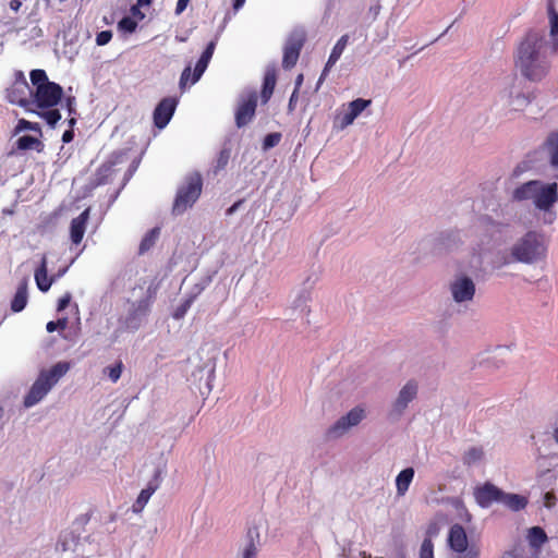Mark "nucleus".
<instances>
[{
    "label": "nucleus",
    "mask_w": 558,
    "mask_h": 558,
    "mask_svg": "<svg viewBox=\"0 0 558 558\" xmlns=\"http://www.w3.org/2000/svg\"><path fill=\"white\" fill-rule=\"evenodd\" d=\"M510 240L508 222L483 215L478 218L474 240L462 259L464 269L472 274L487 270L500 271L511 265L541 266L546 264L549 252V239L541 230L531 229L522 233L514 242Z\"/></svg>",
    "instance_id": "1"
},
{
    "label": "nucleus",
    "mask_w": 558,
    "mask_h": 558,
    "mask_svg": "<svg viewBox=\"0 0 558 558\" xmlns=\"http://www.w3.org/2000/svg\"><path fill=\"white\" fill-rule=\"evenodd\" d=\"M549 33L532 29L519 41L514 64L530 82H542L550 73L553 58L558 54V21L548 20Z\"/></svg>",
    "instance_id": "2"
},
{
    "label": "nucleus",
    "mask_w": 558,
    "mask_h": 558,
    "mask_svg": "<svg viewBox=\"0 0 558 558\" xmlns=\"http://www.w3.org/2000/svg\"><path fill=\"white\" fill-rule=\"evenodd\" d=\"M515 202H531L541 214L544 225H551L557 217L555 206L558 202V184L541 180H531L517 186L511 194Z\"/></svg>",
    "instance_id": "3"
},
{
    "label": "nucleus",
    "mask_w": 558,
    "mask_h": 558,
    "mask_svg": "<svg viewBox=\"0 0 558 558\" xmlns=\"http://www.w3.org/2000/svg\"><path fill=\"white\" fill-rule=\"evenodd\" d=\"M219 349L214 343H204L197 350V365L192 377L199 383L198 390L203 397H208L213 391Z\"/></svg>",
    "instance_id": "4"
},
{
    "label": "nucleus",
    "mask_w": 558,
    "mask_h": 558,
    "mask_svg": "<svg viewBox=\"0 0 558 558\" xmlns=\"http://www.w3.org/2000/svg\"><path fill=\"white\" fill-rule=\"evenodd\" d=\"M69 369V363L58 362L51 368L40 371L37 379L34 381L29 391L24 397V407L32 408L40 402L59 381V379L68 373Z\"/></svg>",
    "instance_id": "5"
},
{
    "label": "nucleus",
    "mask_w": 558,
    "mask_h": 558,
    "mask_svg": "<svg viewBox=\"0 0 558 558\" xmlns=\"http://www.w3.org/2000/svg\"><path fill=\"white\" fill-rule=\"evenodd\" d=\"M447 292L449 300L459 310H468L474 303L476 283L465 272H457L448 281Z\"/></svg>",
    "instance_id": "6"
},
{
    "label": "nucleus",
    "mask_w": 558,
    "mask_h": 558,
    "mask_svg": "<svg viewBox=\"0 0 558 558\" xmlns=\"http://www.w3.org/2000/svg\"><path fill=\"white\" fill-rule=\"evenodd\" d=\"M202 177L199 173H192L186 177L184 184L178 190L173 204V213L183 214L187 208L197 201L202 193Z\"/></svg>",
    "instance_id": "7"
},
{
    "label": "nucleus",
    "mask_w": 558,
    "mask_h": 558,
    "mask_svg": "<svg viewBox=\"0 0 558 558\" xmlns=\"http://www.w3.org/2000/svg\"><path fill=\"white\" fill-rule=\"evenodd\" d=\"M418 395V383L415 379L408 380L398 391L396 398L391 401L387 416L390 421H399L407 412Z\"/></svg>",
    "instance_id": "8"
},
{
    "label": "nucleus",
    "mask_w": 558,
    "mask_h": 558,
    "mask_svg": "<svg viewBox=\"0 0 558 558\" xmlns=\"http://www.w3.org/2000/svg\"><path fill=\"white\" fill-rule=\"evenodd\" d=\"M448 545L452 551L451 558H478L480 549L474 545H469V538L465 530L459 525L453 524L448 534Z\"/></svg>",
    "instance_id": "9"
},
{
    "label": "nucleus",
    "mask_w": 558,
    "mask_h": 558,
    "mask_svg": "<svg viewBox=\"0 0 558 558\" xmlns=\"http://www.w3.org/2000/svg\"><path fill=\"white\" fill-rule=\"evenodd\" d=\"M367 416L364 405L352 408L347 414L340 416L327 430L330 439H338L347 435L352 428L359 426Z\"/></svg>",
    "instance_id": "10"
},
{
    "label": "nucleus",
    "mask_w": 558,
    "mask_h": 558,
    "mask_svg": "<svg viewBox=\"0 0 558 558\" xmlns=\"http://www.w3.org/2000/svg\"><path fill=\"white\" fill-rule=\"evenodd\" d=\"M154 294L155 290H153L151 287H149L147 289V295L145 298L131 303L129 313L124 318V326L126 329L135 331L141 327L143 319L149 312Z\"/></svg>",
    "instance_id": "11"
},
{
    "label": "nucleus",
    "mask_w": 558,
    "mask_h": 558,
    "mask_svg": "<svg viewBox=\"0 0 558 558\" xmlns=\"http://www.w3.org/2000/svg\"><path fill=\"white\" fill-rule=\"evenodd\" d=\"M498 99L502 107L514 112L524 110L530 102L529 98L514 82L508 83L499 90Z\"/></svg>",
    "instance_id": "12"
},
{
    "label": "nucleus",
    "mask_w": 558,
    "mask_h": 558,
    "mask_svg": "<svg viewBox=\"0 0 558 558\" xmlns=\"http://www.w3.org/2000/svg\"><path fill=\"white\" fill-rule=\"evenodd\" d=\"M63 89L57 83L38 86L35 92V101L38 108H51L58 105L62 98Z\"/></svg>",
    "instance_id": "13"
},
{
    "label": "nucleus",
    "mask_w": 558,
    "mask_h": 558,
    "mask_svg": "<svg viewBox=\"0 0 558 558\" xmlns=\"http://www.w3.org/2000/svg\"><path fill=\"white\" fill-rule=\"evenodd\" d=\"M304 40V34L301 32H293L289 36L283 49L282 66L284 69H291L296 64Z\"/></svg>",
    "instance_id": "14"
},
{
    "label": "nucleus",
    "mask_w": 558,
    "mask_h": 558,
    "mask_svg": "<svg viewBox=\"0 0 558 558\" xmlns=\"http://www.w3.org/2000/svg\"><path fill=\"white\" fill-rule=\"evenodd\" d=\"M372 104L368 99L357 98L351 102H349L348 107L343 110V112L339 113L335 119V126L340 130L345 129L351 125L354 120Z\"/></svg>",
    "instance_id": "15"
},
{
    "label": "nucleus",
    "mask_w": 558,
    "mask_h": 558,
    "mask_svg": "<svg viewBox=\"0 0 558 558\" xmlns=\"http://www.w3.org/2000/svg\"><path fill=\"white\" fill-rule=\"evenodd\" d=\"M262 545L259 526L254 524L247 529L244 541L239 547L236 558H257Z\"/></svg>",
    "instance_id": "16"
},
{
    "label": "nucleus",
    "mask_w": 558,
    "mask_h": 558,
    "mask_svg": "<svg viewBox=\"0 0 558 558\" xmlns=\"http://www.w3.org/2000/svg\"><path fill=\"white\" fill-rule=\"evenodd\" d=\"M256 106L257 94L252 92L244 100L241 101L235 112V123L238 128L245 126L252 121L255 114Z\"/></svg>",
    "instance_id": "17"
},
{
    "label": "nucleus",
    "mask_w": 558,
    "mask_h": 558,
    "mask_svg": "<svg viewBox=\"0 0 558 558\" xmlns=\"http://www.w3.org/2000/svg\"><path fill=\"white\" fill-rule=\"evenodd\" d=\"M501 495L502 490L490 483H486L474 492L476 502L483 508L489 507L494 501L500 502Z\"/></svg>",
    "instance_id": "18"
},
{
    "label": "nucleus",
    "mask_w": 558,
    "mask_h": 558,
    "mask_svg": "<svg viewBox=\"0 0 558 558\" xmlns=\"http://www.w3.org/2000/svg\"><path fill=\"white\" fill-rule=\"evenodd\" d=\"M175 106L177 101L173 98H165L158 104L154 111V121L157 128L162 129L168 124L174 112Z\"/></svg>",
    "instance_id": "19"
},
{
    "label": "nucleus",
    "mask_w": 558,
    "mask_h": 558,
    "mask_svg": "<svg viewBox=\"0 0 558 558\" xmlns=\"http://www.w3.org/2000/svg\"><path fill=\"white\" fill-rule=\"evenodd\" d=\"M89 218V209H85L80 216L72 219L70 226V236L74 244L81 243L85 234L86 225Z\"/></svg>",
    "instance_id": "20"
},
{
    "label": "nucleus",
    "mask_w": 558,
    "mask_h": 558,
    "mask_svg": "<svg viewBox=\"0 0 558 558\" xmlns=\"http://www.w3.org/2000/svg\"><path fill=\"white\" fill-rule=\"evenodd\" d=\"M527 541L531 546L530 553L534 558H538L541 546L547 541V535L539 526H533L527 530Z\"/></svg>",
    "instance_id": "21"
},
{
    "label": "nucleus",
    "mask_w": 558,
    "mask_h": 558,
    "mask_svg": "<svg viewBox=\"0 0 558 558\" xmlns=\"http://www.w3.org/2000/svg\"><path fill=\"white\" fill-rule=\"evenodd\" d=\"M415 471L413 468L403 469L396 477V492L398 497H403L414 478Z\"/></svg>",
    "instance_id": "22"
},
{
    "label": "nucleus",
    "mask_w": 558,
    "mask_h": 558,
    "mask_svg": "<svg viewBox=\"0 0 558 558\" xmlns=\"http://www.w3.org/2000/svg\"><path fill=\"white\" fill-rule=\"evenodd\" d=\"M544 149L550 166L558 169V132L550 133L545 143Z\"/></svg>",
    "instance_id": "23"
},
{
    "label": "nucleus",
    "mask_w": 558,
    "mask_h": 558,
    "mask_svg": "<svg viewBox=\"0 0 558 558\" xmlns=\"http://www.w3.org/2000/svg\"><path fill=\"white\" fill-rule=\"evenodd\" d=\"M348 41H349L348 35L341 36L340 39L337 41V44L335 45V47L329 56V59L325 65V69L322 73L319 81H322L325 77V75L330 70V68L339 60L340 56L342 54L344 48L348 45Z\"/></svg>",
    "instance_id": "24"
},
{
    "label": "nucleus",
    "mask_w": 558,
    "mask_h": 558,
    "mask_svg": "<svg viewBox=\"0 0 558 558\" xmlns=\"http://www.w3.org/2000/svg\"><path fill=\"white\" fill-rule=\"evenodd\" d=\"M500 502L513 511H519L526 507L527 499L521 495L507 494L502 492Z\"/></svg>",
    "instance_id": "25"
},
{
    "label": "nucleus",
    "mask_w": 558,
    "mask_h": 558,
    "mask_svg": "<svg viewBox=\"0 0 558 558\" xmlns=\"http://www.w3.org/2000/svg\"><path fill=\"white\" fill-rule=\"evenodd\" d=\"M27 303V283L22 281L16 290V293L11 302V310L13 312H21Z\"/></svg>",
    "instance_id": "26"
},
{
    "label": "nucleus",
    "mask_w": 558,
    "mask_h": 558,
    "mask_svg": "<svg viewBox=\"0 0 558 558\" xmlns=\"http://www.w3.org/2000/svg\"><path fill=\"white\" fill-rule=\"evenodd\" d=\"M35 280L38 289L41 290L43 292L48 291L49 288L51 287L52 279L48 278L47 260L45 257L41 260V266L35 272Z\"/></svg>",
    "instance_id": "27"
},
{
    "label": "nucleus",
    "mask_w": 558,
    "mask_h": 558,
    "mask_svg": "<svg viewBox=\"0 0 558 558\" xmlns=\"http://www.w3.org/2000/svg\"><path fill=\"white\" fill-rule=\"evenodd\" d=\"M448 522L447 515L444 513H437L427 524L426 537L432 541L433 537L437 536L441 527Z\"/></svg>",
    "instance_id": "28"
},
{
    "label": "nucleus",
    "mask_w": 558,
    "mask_h": 558,
    "mask_svg": "<svg viewBox=\"0 0 558 558\" xmlns=\"http://www.w3.org/2000/svg\"><path fill=\"white\" fill-rule=\"evenodd\" d=\"M157 489V485L149 484L146 488L142 489L136 501L132 506V510L135 513H140L147 505L149 498Z\"/></svg>",
    "instance_id": "29"
},
{
    "label": "nucleus",
    "mask_w": 558,
    "mask_h": 558,
    "mask_svg": "<svg viewBox=\"0 0 558 558\" xmlns=\"http://www.w3.org/2000/svg\"><path fill=\"white\" fill-rule=\"evenodd\" d=\"M276 86V73L275 71H267L264 77V84L262 89V98L264 102H267L271 97Z\"/></svg>",
    "instance_id": "30"
},
{
    "label": "nucleus",
    "mask_w": 558,
    "mask_h": 558,
    "mask_svg": "<svg viewBox=\"0 0 558 558\" xmlns=\"http://www.w3.org/2000/svg\"><path fill=\"white\" fill-rule=\"evenodd\" d=\"M159 234H160V229L159 228H154L151 229L142 240L141 244H140V253L143 254L145 252H147L149 248H151L157 239L159 238Z\"/></svg>",
    "instance_id": "31"
},
{
    "label": "nucleus",
    "mask_w": 558,
    "mask_h": 558,
    "mask_svg": "<svg viewBox=\"0 0 558 558\" xmlns=\"http://www.w3.org/2000/svg\"><path fill=\"white\" fill-rule=\"evenodd\" d=\"M484 458V450L478 447L470 448L463 456V462L466 465H473L482 461Z\"/></svg>",
    "instance_id": "32"
},
{
    "label": "nucleus",
    "mask_w": 558,
    "mask_h": 558,
    "mask_svg": "<svg viewBox=\"0 0 558 558\" xmlns=\"http://www.w3.org/2000/svg\"><path fill=\"white\" fill-rule=\"evenodd\" d=\"M31 81L36 88H38V86L52 83L48 81L47 74L44 70H33L31 72Z\"/></svg>",
    "instance_id": "33"
},
{
    "label": "nucleus",
    "mask_w": 558,
    "mask_h": 558,
    "mask_svg": "<svg viewBox=\"0 0 558 558\" xmlns=\"http://www.w3.org/2000/svg\"><path fill=\"white\" fill-rule=\"evenodd\" d=\"M40 145L41 143L37 138L29 135L22 136L17 140V147L20 149H33Z\"/></svg>",
    "instance_id": "34"
},
{
    "label": "nucleus",
    "mask_w": 558,
    "mask_h": 558,
    "mask_svg": "<svg viewBox=\"0 0 558 558\" xmlns=\"http://www.w3.org/2000/svg\"><path fill=\"white\" fill-rule=\"evenodd\" d=\"M43 119L47 121L50 126H54L61 119V114L57 109H49L46 111L37 112Z\"/></svg>",
    "instance_id": "35"
},
{
    "label": "nucleus",
    "mask_w": 558,
    "mask_h": 558,
    "mask_svg": "<svg viewBox=\"0 0 558 558\" xmlns=\"http://www.w3.org/2000/svg\"><path fill=\"white\" fill-rule=\"evenodd\" d=\"M208 63H209V60H207L206 58L201 56V58L198 59V61L195 65L194 72H193V77H192V82H191L192 84L196 83L201 78V76L207 69Z\"/></svg>",
    "instance_id": "36"
},
{
    "label": "nucleus",
    "mask_w": 558,
    "mask_h": 558,
    "mask_svg": "<svg viewBox=\"0 0 558 558\" xmlns=\"http://www.w3.org/2000/svg\"><path fill=\"white\" fill-rule=\"evenodd\" d=\"M104 373L113 381H118L122 374V363L119 362L116 365L108 366L104 369Z\"/></svg>",
    "instance_id": "37"
},
{
    "label": "nucleus",
    "mask_w": 558,
    "mask_h": 558,
    "mask_svg": "<svg viewBox=\"0 0 558 558\" xmlns=\"http://www.w3.org/2000/svg\"><path fill=\"white\" fill-rule=\"evenodd\" d=\"M118 27L126 33H134L137 27V22L130 16H125L118 23Z\"/></svg>",
    "instance_id": "38"
},
{
    "label": "nucleus",
    "mask_w": 558,
    "mask_h": 558,
    "mask_svg": "<svg viewBox=\"0 0 558 558\" xmlns=\"http://www.w3.org/2000/svg\"><path fill=\"white\" fill-rule=\"evenodd\" d=\"M420 558H434V545L429 538H425L421 545Z\"/></svg>",
    "instance_id": "39"
},
{
    "label": "nucleus",
    "mask_w": 558,
    "mask_h": 558,
    "mask_svg": "<svg viewBox=\"0 0 558 558\" xmlns=\"http://www.w3.org/2000/svg\"><path fill=\"white\" fill-rule=\"evenodd\" d=\"M281 141V134L280 133H270L267 134L264 138L263 148L265 150L272 148L279 144Z\"/></svg>",
    "instance_id": "40"
},
{
    "label": "nucleus",
    "mask_w": 558,
    "mask_h": 558,
    "mask_svg": "<svg viewBox=\"0 0 558 558\" xmlns=\"http://www.w3.org/2000/svg\"><path fill=\"white\" fill-rule=\"evenodd\" d=\"M15 92L16 89H13L8 98L11 102H15L17 105H20L21 107H24L26 108L28 111H33V112H36L35 110L28 108L29 105H32V102L29 100H27L26 98H17V95H15Z\"/></svg>",
    "instance_id": "41"
},
{
    "label": "nucleus",
    "mask_w": 558,
    "mask_h": 558,
    "mask_svg": "<svg viewBox=\"0 0 558 558\" xmlns=\"http://www.w3.org/2000/svg\"><path fill=\"white\" fill-rule=\"evenodd\" d=\"M310 299V295L307 292H302L298 298L294 300L293 305L295 308H299L301 313H304L306 311V304Z\"/></svg>",
    "instance_id": "42"
},
{
    "label": "nucleus",
    "mask_w": 558,
    "mask_h": 558,
    "mask_svg": "<svg viewBox=\"0 0 558 558\" xmlns=\"http://www.w3.org/2000/svg\"><path fill=\"white\" fill-rule=\"evenodd\" d=\"M547 13L548 20L554 21V17L558 21V0H547Z\"/></svg>",
    "instance_id": "43"
},
{
    "label": "nucleus",
    "mask_w": 558,
    "mask_h": 558,
    "mask_svg": "<svg viewBox=\"0 0 558 558\" xmlns=\"http://www.w3.org/2000/svg\"><path fill=\"white\" fill-rule=\"evenodd\" d=\"M72 544H74L73 537H69V535H65L58 542L57 549H61L62 551L72 550Z\"/></svg>",
    "instance_id": "44"
},
{
    "label": "nucleus",
    "mask_w": 558,
    "mask_h": 558,
    "mask_svg": "<svg viewBox=\"0 0 558 558\" xmlns=\"http://www.w3.org/2000/svg\"><path fill=\"white\" fill-rule=\"evenodd\" d=\"M111 38H112L111 31H102V32L97 34V36H96V44L98 46L107 45L111 40Z\"/></svg>",
    "instance_id": "45"
},
{
    "label": "nucleus",
    "mask_w": 558,
    "mask_h": 558,
    "mask_svg": "<svg viewBox=\"0 0 558 558\" xmlns=\"http://www.w3.org/2000/svg\"><path fill=\"white\" fill-rule=\"evenodd\" d=\"M229 158H230V151L228 149L221 150L219 154V157L217 159V166H216L217 170L223 169L227 166Z\"/></svg>",
    "instance_id": "46"
},
{
    "label": "nucleus",
    "mask_w": 558,
    "mask_h": 558,
    "mask_svg": "<svg viewBox=\"0 0 558 558\" xmlns=\"http://www.w3.org/2000/svg\"><path fill=\"white\" fill-rule=\"evenodd\" d=\"M16 130L17 131H24V130L39 131V126L37 123H33V122L22 119L19 121Z\"/></svg>",
    "instance_id": "47"
},
{
    "label": "nucleus",
    "mask_w": 558,
    "mask_h": 558,
    "mask_svg": "<svg viewBox=\"0 0 558 558\" xmlns=\"http://www.w3.org/2000/svg\"><path fill=\"white\" fill-rule=\"evenodd\" d=\"M190 304H191V302H190V301H185L182 305H180V306L175 310V312H174V314H173V317H174L175 319H180V318H182V317L185 315L186 311L189 310Z\"/></svg>",
    "instance_id": "48"
},
{
    "label": "nucleus",
    "mask_w": 558,
    "mask_h": 558,
    "mask_svg": "<svg viewBox=\"0 0 558 558\" xmlns=\"http://www.w3.org/2000/svg\"><path fill=\"white\" fill-rule=\"evenodd\" d=\"M191 76V66H186L180 77V87L183 89Z\"/></svg>",
    "instance_id": "49"
},
{
    "label": "nucleus",
    "mask_w": 558,
    "mask_h": 558,
    "mask_svg": "<svg viewBox=\"0 0 558 558\" xmlns=\"http://www.w3.org/2000/svg\"><path fill=\"white\" fill-rule=\"evenodd\" d=\"M556 502V496L554 493H546L545 496H544V505L545 507L547 508H551Z\"/></svg>",
    "instance_id": "50"
},
{
    "label": "nucleus",
    "mask_w": 558,
    "mask_h": 558,
    "mask_svg": "<svg viewBox=\"0 0 558 558\" xmlns=\"http://www.w3.org/2000/svg\"><path fill=\"white\" fill-rule=\"evenodd\" d=\"M215 47H216L215 41H210L208 44V46L206 47L205 51L202 53V57H204V58H206L207 60L210 61V59H211V57L214 54Z\"/></svg>",
    "instance_id": "51"
},
{
    "label": "nucleus",
    "mask_w": 558,
    "mask_h": 558,
    "mask_svg": "<svg viewBox=\"0 0 558 558\" xmlns=\"http://www.w3.org/2000/svg\"><path fill=\"white\" fill-rule=\"evenodd\" d=\"M70 301H71V294L66 293L64 296H62L59 300L58 311H63L69 305Z\"/></svg>",
    "instance_id": "52"
},
{
    "label": "nucleus",
    "mask_w": 558,
    "mask_h": 558,
    "mask_svg": "<svg viewBox=\"0 0 558 558\" xmlns=\"http://www.w3.org/2000/svg\"><path fill=\"white\" fill-rule=\"evenodd\" d=\"M190 1L191 0H179L175 8V14L180 15L185 10Z\"/></svg>",
    "instance_id": "53"
},
{
    "label": "nucleus",
    "mask_w": 558,
    "mask_h": 558,
    "mask_svg": "<svg viewBox=\"0 0 558 558\" xmlns=\"http://www.w3.org/2000/svg\"><path fill=\"white\" fill-rule=\"evenodd\" d=\"M131 13L134 17H137L138 20H143L144 19V14L141 12V10L138 9V4L137 5H133L131 8Z\"/></svg>",
    "instance_id": "54"
},
{
    "label": "nucleus",
    "mask_w": 558,
    "mask_h": 558,
    "mask_svg": "<svg viewBox=\"0 0 558 558\" xmlns=\"http://www.w3.org/2000/svg\"><path fill=\"white\" fill-rule=\"evenodd\" d=\"M74 104H75V98L74 97H68L66 98V107H68L70 113L73 112Z\"/></svg>",
    "instance_id": "55"
},
{
    "label": "nucleus",
    "mask_w": 558,
    "mask_h": 558,
    "mask_svg": "<svg viewBox=\"0 0 558 558\" xmlns=\"http://www.w3.org/2000/svg\"><path fill=\"white\" fill-rule=\"evenodd\" d=\"M72 138H73V132L72 131H65L63 133L62 140H63L64 143L71 142Z\"/></svg>",
    "instance_id": "56"
},
{
    "label": "nucleus",
    "mask_w": 558,
    "mask_h": 558,
    "mask_svg": "<svg viewBox=\"0 0 558 558\" xmlns=\"http://www.w3.org/2000/svg\"><path fill=\"white\" fill-rule=\"evenodd\" d=\"M22 3L19 0H11L10 1V8L13 11H17L21 8Z\"/></svg>",
    "instance_id": "57"
},
{
    "label": "nucleus",
    "mask_w": 558,
    "mask_h": 558,
    "mask_svg": "<svg viewBox=\"0 0 558 558\" xmlns=\"http://www.w3.org/2000/svg\"><path fill=\"white\" fill-rule=\"evenodd\" d=\"M58 328V323L49 322L46 326L48 332H53Z\"/></svg>",
    "instance_id": "58"
},
{
    "label": "nucleus",
    "mask_w": 558,
    "mask_h": 558,
    "mask_svg": "<svg viewBox=\"0 0 558 558\" xmlns=\"http://www.w3.org/2000/svg\"><path fill=\"white\" fill-rule=\"evenodd\" d=\"M303 78H304L303 74H299V75L296 76V80H295V89H296V92H298V90H299V88L301 87V85H302V83H303Z\"/></svg>",
    "instance_id": "59"
},
{
    "label": "nucleus",
    "mask_w": 558,
    "mask_h": 558,
    "mask_svg": "<svg viewBox=\"0 0 558 558\" xmlns=\"http://www.w3.org/2000/svg\"><path fill=\"white\" fill-rule=\"evenodd\" d=\"M244 2L245 0H235L233 3L234 10H239L244 4Z\"/></svg>",
    "instance_id": "60"
},
{
    "label": "nucleus",
    "mask_w": 558,
    "mask_h": 558,
    "mask_svg": "<svg viewBox=\"0 0 558 558\" xmlns=\"http://www.w3.org/2000/svg\"><path fill=\"white\" fill-rule=\"evenodd\" d=\"M57 323H58V328L60 327L63 329L66 326V319H59Z\"/></svg>",
    "instance_id": "61"
},
{
    "label": "nucleus",
    "mask_w": 558,
    "mask_h": 558,
    "mask_svg": "<svg viewBox=\"0 0 558 558\" xmlns=\"http://www.w3.org/2000/svg\"><path fill=\"white\" fill-rule=\"evenodd\" d=\"M153 0H137L138 5H148Z\"/></svg>",
    "instance_id": "62"
},
{
    "label": "nucleus",
    "mask_w": 558,
    "mask_h": 558,
    "mask_svg": "<svg viewBox=\"0 0 558 558\" xmlns=\"http://www.w3.org/2000/svg\"><path fill=\"white\" fill-rule=\"evenodd\" d=\"M239 203L232 205L229 209H228V215H231L235 211L236 207H238Z\"/></svg>",
    "instance_id": "63"
},
{
    "label": "nucleus",
    "mask_w": 558,
    "mask_h": 558,
    "mask_svg": "<svg viewBox=\"0 0 558 558\" xmlns=\"http://www.w3.org/2000/svg\"><path fill=\"white\" fill-rule=\"evenodd\" d=\"M553 438H554V439H555V441L558 444V427L554 429Z\"/></svg>",
    "instance_id": "64"
}]
</instances>
